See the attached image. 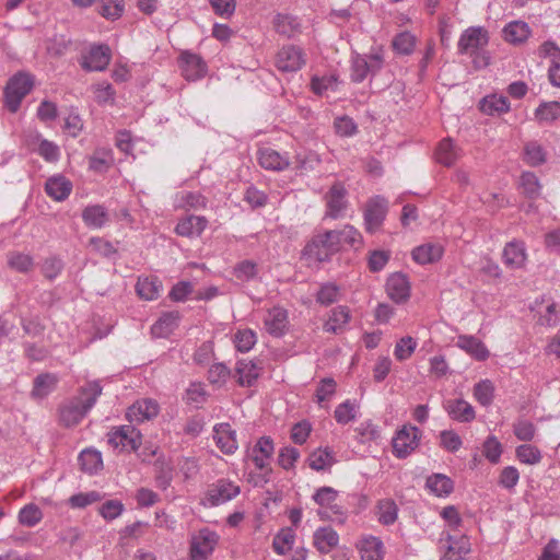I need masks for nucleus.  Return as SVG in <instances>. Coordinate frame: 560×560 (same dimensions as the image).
<instances>
[{
	"label": "nucleus",
	"instance_id": "f257e3e1",
	"mask_svg": "<svg viewBox=\"0 0 560 560\" xmlns=\"http://www.w3.org/2000/svg\"><path fill=\"white\" fill-rule=\"evenodd\" d=\"M103 388L97 381L82 386L78 396L60 407V422L68 428L77 425L93 408Z\"/></svg>",
	"mask_w": 560,
	"mask_h": 560
},
{
	"label": "nucleus",
	"instance_id": "f03ea898",
	"mask_svg": "<svg viewBox=\"0 0 560 560\" xmlns=\"http://www.w3.org/2000/svg\"><path fill=\"white\" fill-rule=\"evenodd\" d=\"M34 77L24 71H19L9 79L4 88V103L11 113H16L23 98L33 90Z\"/></svg>",
	"mask_w": 560,
	"mask_h": 560
},
{
	"label": "nucleus",
	"instance_id": "7ed1b4c3",
	"mask_svg": "<svg viewBox=\"0 0 560 560\" xmlns=\"http://www.w3.org/2000/svg\"><path fill=\"white\" fill-rule=\"evenodd\" d=\"M339 243L335 230L325 231L314 235L305 245L303 254L316 261H327L339 252Z\"/></svg>",
	"mask_w": 560,
	"mask_h": 560
},
{
	"label": "nucleus",
	"instance_id": "20e7f679",
	"mask_svg": "<svg viewBox=\"0 0 560 560\" xmlns=\"http://www.w3.org/2000/svg\"><path fill=\"white\" fill-rule=\"evenodd\" d=\"M306 65V54L295 45H284L275 57V67L282 73H293Z\"/></svg>",
	"mask_w": 560,
	"mask_h": 560
},
{
	"label": "nucleus",
	"instance_id": "39448f33",
	"mask_svg": "<svg viewBox=\"0 0 560 560\" xmlns=\"http://www.w3.org/2000/svg\"><path fill=\"white\" fill-rule=\"evenodd\" d=\"M489 43V33L482 26H470L466 28L458 40L457 48L462 55H478Z\"/></svg>",
	"mask_w": 560,
	"mask_h": 560
},
{
	"label": "nucleus",
	"instance_id": "423d86ee",
	"mask_svg": "<svg viewBox=\"0 0 560 560\" xmlns=\"http://www.w3.org/2000/svg\"><path fill=\"white\" fill-rule=\"evenodd\" d=\"M384 65V58L381 54L358 55L352 60L351 80L355 83L363 82L368 75L376 74Z\"/></svg>",
	"mask_w": 560,
	"mask_h": 560
},
{
	"label": "nucleus",
	"instance_id": "0eeeda50",
	"mask_svg": "<svg viewBox=\"0 0 560 560\" xmlns=\"http://www.w3.org/2000/svg\"><path fill=\"white\" fill-rule=\"evenodd\" d=\"M421 432L417 427L404 425L393 439V453L398 458H406L419 445Z\"/></svg>",
	"mask_w": 560,
	"mask_h": 560
},
{
	"label": "nucleus",
	"instance_id": "6e6552de",
	"mask_svg": "<svg viewBox=\"0 0 560 560\" xmlns=\"http://www.w3.org/2000/svg\"><path fill=\"white\" fill-rule=\"evenodd\" d=\"M348 191L341 182H335L329 190L325 194L324 200L326 202L325 215L331 219L342 217L343 211L347 209Z\"/></svg>",
	"mask_w": 560,
	"mask_h": 560
},
{
	"label": "nucleus",
	"instance_id": "1a4fd4ad",
	"mask_svg": "<svg viewBox=\"0 0 560 560\" xmlns=\"http://www.w3.org/2000/svg\"><path fill=\"white\" fill-rule=\"evenodd\" d=\"M108 444L115 450L137 451L141 444V434L132 425H121L108 433Z\"/></svg>",
	"mask_w": 560,
	"mask_h": 560
},
{
	"label": "nucleus",
	"instance_id": "9d476101",
	"mask_svg": "<svg viewBox=\"0 0 560 560\" xmlns=\"http://www.w3.org/2000/svg\"><path fill=\"white\" fill-rule=\"evenodd\" d=\"M112 59V51L108 45H93L82 57L81 67L88 71H103Z\"/></svg>",
	"mask_w": 560,
	"mask_h": 560
},
{
	"label": "nucleus",
	"instance_id": "9b49d317",
	"mask_svg": "<svg viewBox=\"0 0 560 560\" xmlns=\"http://www.w3.org/2000/svg\"><path fill=\"white\" fill-rule=\"evenodd\" d=\"M218 544V535L207 528L199 530L190 545L191 560H206Z\"/></svg>",
	"mask_w": 560,
	"mask_h": 560
},
{
	"label": "nucleus",
	"instance_id": "f8f14e48",
	"mask_svg": "<svg viewBox=\"0 0 560 560\" xmlns=\"http://www.w3.org/2000/svg\"><path fill=\"white\" fill-rule=\"evenodd\" d=\"M240 493V487L233 482L220 479L212 483L206 494V500L211 506L223 504Z\"/></svg>",
	"mask_w": 560,
	"mask_h": 560
},
{
	"label": "nucleus",
	"instance_id": "ddd939ff",
	"mask_svg": "<svg viewBox=\"0 0 560 560\" xmlns=\"http://www.w3.org/2000/svg\"><path fill=\"white\" fill-rule=\"evenodd\" d=\"M179 66L183 77L188 81H196L207 73V63L197 54L183 51L179 56Z\"/></svg>",
	"mask_w": 560,
	"mask_h": 560
},
{
	"label": "nucleus",
	"instance_id": "4468645a",
	"mask_svg": "<svg viewBox=\"0 0 560 560\" xmlns=\"http://www.w3.org/2000/svg\"><path fill=\"white\" fill-rule=\"evenodd\" d=\"M387 213V201L385 198L376 196L369 200L364 211V222L366 231L373 233L381 226Z\"/></svg>",
	"mask_w": 560,
	"mask_h": 560
},
{
	"label": "nucleus",
	"instance_id": "2eb2a0df",
	"mask_svg": "<svg viewBox=\"0 0 560 560\" xmlns=\"http://www.w3.org/2000/svg\"><path fill=\"white\" fill-rule=\"evenodd\" d=\"M388 298L397 304L405 303L410 298V283L406 275L395 272L386 281Z\"/></svg>",
	"mask_w": 560,
	"mask_h": 560
},
{
	"label": "nucleus",
	"instance_id": "dca6fc26",
	"mask_svg": "<svg viewBox=\"0 0 560 560\" xmlns=\"http://www.w3.org/2000/svg\"><path fill=\"white\" fill-rule=\"evenodd\" d=\"M159 412L160 406L155 399L143 398L131 405L126 416L131 422H143L144 420L155 418Z\"/></svg>",
	"mask_w": 560,
	"mask_h": 560
},
{
	"label": "nucleus",
	"instance_id": "f3484780",
	"mask_svg": "<svg viewBox=\"0 0 560 560\" xmlns=\"http://www.w3.org/2000/svg\"><path fill=\"white\" fill-rule=\"evenodd\" d=\"M257 155L259 165L268 171L281 172L290 165V161L287 155H283L271 148L259 149Z\"/></svg>",
	"mask_w": 560,
	"mask_h": 560
},
{
	"label": "nucleus",
	"instance_id": "a211bd4d",
	"mask_svg": "<svg viewBox=\"0 0 560 560\" xmlns=\"http://www.w3.org/2000/svg\"><path fill=\"white\" fill-rule=\"evenodd\" d=\"M503 262L511 269H520L526 262V248L522 241H512L504 246L502 254Z\"/></svg>",
	"mask_w": 560,
	"mask_h": 560
},
{
	"label": "nucleus",
	"instance_id": "6ab92c4d",
	"mask_svg": "<svg viewBox=\"0 0 560 560\" xmlns=\"http://www.w3.org/2000/svg\"><path fill=\"white\" fill-rule=\"evenodd\" d=\"M58 377L52 373H40L33 381L30 396L33 400H43L51 394L58 384Z\"/></svg>",
	"mask_w": 560,
	"mask_h": 560
},
{
	"label": "nucleus",
	"instance_id": "aec40b11",
	"mask_svg": "<svg viewBox=\"0 0 560 560\" xmlns=\"http://www.w3.org/2000/svg\"><path fill=\"white\" fill-rule=\"evenodd\" d=\"M447 415L458 422H471L475 417L474 407L464 399H450L444 404Z\"/></svg>",
	"mask_w": 560,
	"mask_h": 560
},
{
	"label": "nucleus",
	"instance_id": "412c9836",
	"mask_svg": "<svg viewBox=\"0 0 560 560\" xmlns=\"http://www.w3.org/2000/svg\"><path fill=\"white\" fill-rule=\"evenodd\" d=\"M214 440L217 446L225 454H234L237 450L236 433L229 423L214 425Z\"/></svg>",
	"mask_w": 560,
	"mask_h": 560
},
{
	"label": "nucleus",
	"instance_id": "4be33fe9",
	"mask_svg": "<svg viewBox=\"0 0 560 560\" xmlns=\"http://www.w3.org/2000/svg\"><path fill=\"white\" fill-rule=\"evenodd\" d=\"M275 451L273 441L270 436H261L253 447L250 458L256 468L262 470L268 466Z\"/></svg>",
	"mask_w": 560,
	"mask_h": 560
},
{
	"label": "nucleus",
	"instance_id": "5701e85b",
	"mask_svg": "<svg viewBox=\"0 0 560 560\" xmlns=\"http://www.w3.org/2000/svg\"><path fill=\"white\" fill-rule=\"evenodd\" d=\"M445 540L447 541V549L445 558L447 560H465L466 556L470 552V541L465 535L456 538L451 534H446Z\"/></svg>",
	"mask_w": 560,
	"mask_h": 560
},
{
	"label": "nucleus",
	"instance_id": "b1692460",
	"mask_svg": "<svg viewBox=\"0 0 560 560\" xmlns=\"http://www.w3.org/2000/svg\"><path fill=\"white\" fill-rule=\"evenodd\" d=\"M207 224L208 221L205 217L189 215L177 223L175 232L186 237L199 236L207 228Z\"/></svg>",
	"mask_w": 560,
	"mask_h": 560
},
{
	"label": "nucleus",
	"instance_id": "393cba45",
	"mask_svg": "<svg viewBox=\"0 0 560 560\" xmlns=\"http://www.w3.org/2000/svg\"><path fill=\"white\" fill-rule=\"evenodd\" d=\"M338 492L331 487H322L313 495L314 501L322 508L329 510L341 521L343 515L341 508L336 504Z\"/></svg>",
	"mask_w": 560,
	"mask_h": 560
},
{
	"label": "nucleus",
	"instance_id": "a878e982",
	"mask_svg": "<svg viewBox=\"0 0 560 560\" xmlns=\"http://www.w3.org/2000/svg\"><path fill=\"white\" fill-rule=\"evenodd\" d=\"M72 190V184L66 177L52 176L47 179L45 184L46 194L54 200L62 201L70 195Z\"/></svg>",
	"mask_w": 560,
	"mask_h": 560
},
{
	"label": "nucleus",
	"instance_id": "bb28decb",
	"mask_svg": "<svg viewBox=\"0 0 560 560\" xmlns=\"http://www.w3.org/2000/svg\"><path fill=\"white\" fill-rule=\"evenodd\" d=\"M179 318L178 312L164 313L152 326V335L156 338L168 337L177 328Z\"/></svg>",
	"mask_w": 560,
	"mask_h": 560
},
{
	"label": "nucleus",
	"instance_id": "cd10ccee",
	"mask_svg": "<svg viewBox=\"0 0 560 560\" xmlns=\"http://www.w3.org/2000/svg\"><path fill=\"white\" fill-rule=\"evenodd\" d=\"M235 377L241 386H253L259 377V368L253 361L238 360L235 366Z\"/></svg>",
	"mask_w": 560,
	"mask_h": 560
},
{
	"label": "nucleus",
	"instance_id": "c85d7f7f",
	"mask_svg": "<svg viewBox=\"0 0 560 560\" xmlns=\"http://www.w3.org/2000/svg\"><path fill=\"white\" fill-rule=\"evenodd\" d=\"M339 542V536L331 527H320L314 533V546L320 553H328Z\"/></svg>",
	"mask_w": 560,
	"mask_h": 560
},
{
	"label": "nucleus",
	"instance_id": "c756f323",
	"mask_svg": "<svg viewBox=\"0 0 560 560\" xmlns=\"http://www.w3.org/2000/svg\"><path fill=\"white\" fill-rule=\"evenodd\" d=\"M457 346L479 361L487 360L490 354L483 342L474 336H459Z\"/></svg>",
	"mask_w": 560,
	"mask_h": 560
},
{
	"label": "nucleus",
	"instance_id": "7c9ffc66",
	"mask_svg": "<svg viewBox=\"0 0 560 560\" xmlns=\"http://www.w3.org/2000/svg\"><path fill=\"white\" fill-rule=\"evenodd\" d=\"M161 288V281L156 277H139L136 283L137 294L145 301L158 299Z\"/></svg>",
	"mask_w": 560,
	"mask_h": 560
},
{
	"label": "nucleus",
	"instance_id": "2f4dec72",
	"mask_svg": "<svg viewBox=\"0 0 560 560\" xmlns=\"http://www.w3.org/2000/svg\"><path fill=\"white\" fill-rule=\"evenodd\" d=\"M287 311L281 307L271 308L266 318L265 326L267 331L276 337H279L283 334L287 326Z\"/></svg>",
	"mask_w": 560,
	"mask_h": 560
},
{
	"label": "nucleus",
	"instance_id": "473e14b6",
	"mask_svg": "<svg viewBox=\"0 0 560 560\" xmlns=\"http://www.w3.org/2000/svg\"><path fill=\"white\" fill-rule=\"evenodd\" d=\"M350 320L349 310L346 306H338L331 310L329 318L323 328L326 332L339 334Z\"/></svg>",
	"mask_w": 560,
	"mask_h": 560
},
{
	"label": "nucleus",
	"instance_id": "72a5a7b5",
	"mask_svg": "<svg viewBox=\"0 0 560 560\" xmlns=\"http://www.w3.org/2000/svg\"><path fill=\"white\" fill-rule=\"evenodd\" d=\"M82 220L89 228L101 229L108 222L109 215L103 206L94 205L82 211Z\"/></svg>",
	"mask_w": 560,
	"mask_h": 560
},
{
	"label": "nucleus",
	"instance_id": "f704fd0d",
	"mask_svg": "<svg viewBox=\"0 0 560 560\" xmlns=\"http://www.w3.org/2000/svg\"><path fill=\"white\" fill-rule=\"evenodd\" d=\"M480 110L487 115H500L510 110V102L503 95H488L480 102Z\"/></svg>",
	"mask_w": 560,
	"mask_h": 560
},
{
	"label": "nucleus",
	"instance_id": "c9c22d12",
	"mask_svg": "<svg viewBox=\"0 0 560 560\" xmlns=\"http://www.w3.org/2000/svg\"><path fill=\"white\" fill-rule=\"evenodd\" d=\"M443 255V248L436 244H424L412 250V258L421 265L438 261Z\"/></svg>",
	"mask_w": 560,
	"mask_h": 560
},
{
	"label": "nucleus",
	"instance_id": "e433bc0d",
	"mask_svg": "<svg viewBox=\"0 0 560 560\" xmlns=\"http://www.w3.org/2000/svg\"><path fill=\"white\" fill-rule=\"evenodd\" d=\"M359 549L362 560H383V542L377 537L363 538Z\"/></svg>",
	"mask_w": 560,
	"mask_h": 560
},
{
	"label": "nucleus",
	"instance_id": "4c0bfd02",
	"mask_svg": "<svg viewBox=\"0 0 560 560\" xmlns=\"http://www.w3.org/2000/svg\"><path fill=\"white\" fill-rule=\"evenodd\" d=\"M530 34L527 23L514 21L503 28L504 39L511 44H521L525 42Z\"/></svg>",
	"mask_w": 560,
	"mask_h": 560
},
{
	"label": "nucleus",
	"instance_id": "58836bf2",
	"mask_svg": "<svg viewBox=\"0 0 560 560\" xmlns=\"http://www.w3.org/2000/svg\"><path fill=\"white\" fill-rule=\"evenodd\" d=\"M539 124H551L560 118V102H544L535 110Z\"/></svg>",
	"mask_w": 560,
	"mask_h": 560
},
{
	"label": "nucleus",
	"instance_id": "ea45409f",
	"mask_svg": "<svg viewBox=\"0 0 560 560\" xmlns=\"http://www.w3.org/2000/svg\"><path fill=\"white\" fill-rule=\"evenodd\" d=\"M377 520L383 525H392L397 520L398 508L393 499H383L377 502Z\"/></svg>",
	"mask_w": 560,
	"mask_h": 560
},
{
	"label": "nucleus",
	"instance_id": "a19ab883",
	"mask_svg": "<svg viewBox=\"0 0 560 560\" xmlns=\"http://www.w3.org/2000/svg\"><path fill=\"white\" fill-rule=\"evenodd\" d=\"M276 31L287 37H294L301 33V24L298 18L292 15H278L275 20Z\"/></svg>",
	"mask_w": 560,
	"mask_h": 560
},
{
	"label": "nucleus",
	"instance_id": "79ce46f5",
	"mask_svg": "<svg viewBox=\"0 0 560 560\" xmlns=\"http://www.w3.org/2000/svg\"><path fill=\"white\" fill-rule=\"evenodd\" d=\"M63 268V260L56 255L46 257L40 264V272L48 281L56 280L61 275Z\"/></svg>",
	"mask_w": 560,
	"mask_h": 560
},
{
	"label": "nucleus",
	"instance_id": "37998d69",
	"mask_svg": "<svg viewBox=\"0 0 560 560\" xmlns=\"http://www.w3.org/2000/svg\"><path fill=\"white\" fill-rule=\"evenodd\" d=\"M79 463L83 471L94 474L103 465L102 455L94 450H84L79 455Z\"/></svg>",
	"mask_w": 560,
	"mask_h": 560
},
{
	"label": "nucleus",
	"instance_id": "c03bdc74",
	"mask_svg": "<svg viewBox=\"0 0 560 560\" xmlns=\"http://www.w3.org/2000/svg\"><path fill=\"white\" fill-rule=\"evenodd\" d=\"M472 394L481 406L488 407L494 398V385L490 380H482L475 384Z\"/></svg>",
	"mask_w": 560,
	"mask_h": 560
},
{
	"label": "nucleus",
	"instance_id": "a18cd8bd",
	"mask_svg": "<svg viewBox=\"0 0 560 560\" xmlns=\"http://www.w3.org/2000/svg\"><path fill=\"white\" fill-rule=\"evenodd\" d=\"M524 161L533 167L539 166L546 162V151L536 141H530L524 147Z\"/></svg>",
	"mask_w": 560,
	"mask_h": 560
},
{
	"label": "nucleus",
	"instance_id": "49530a36",
	"mask_svg": "<svg viewBox=\"0 0 560 560\" xmlns=\"http://www.w3.org/2000/svg\"><path fill=\"white\" fill-rule=\"evenodd\" d=\"M427 486L439 497L448 495L454 488L452 479L441 474L429 477Z\"/></svg>",
	"mask_w": 560,
	"mask_h": 560
},
{
	"label": "nucleus",
	"instance_id": "de8ad7c7",
	"mask_svg": "<svg viewBox=\"0 0 560 560\" xmlns=\"http://www.w3.org/2000/svg\"><path fill=\"white\" fill-rule=\"evenodd\" d=\"M334 463V453L329 448H318L308 457L310 467L317 471L330 467Z\"/></svg>",
	"mask_w": 560,
	"mask_h": 560
},
{
	"label": "nucleus",
	"instance_id": "09e8293b",
	"mask_svg": "<svg viewBox=\"0 0 560 560\" xmlns=\"http://www.w3.org/2000/svg\"><path fill=\"white\" fill-rule=\"evenodd\" d=\"M295 539V533L292 528H282L273 538L272 547L278 555H284L291 550Z\"/></svg>",
	"mask_w": 560,
	"mask_h": 560
},
{
	"label": "nucleus",
	"instance_id": "8fccbe9b",
	"mask_svg": "<svg viewBox=\"0 0 560 560\" xmlns=\"http://www.w3.org/2000/svg\"><path fill=\"white\" fill-rule=\"evenodd\" d=\"M435 155L439 163L445 166L453 165L457 159V153L453 141L450 138L443 139L439 143Z\"/></svg>",
	"mask_w": 560,
	"mask_h": 560
},
{
	"label": "nucleus",
	"instance_id": "3c124183",
	"mask_svg": "<svg viewBox=\"0 0 560 560\" xmlns=\"http://www.w3.org/2000/svg\"><path fill=\"white\" fill-rule=\"evenodd\" d=\"M8 265L19 272L26 273L33 269L34 259L28 254L13 252L8 256Z\"/></svg>",
	"mask_w": 560,
	"mask_h": 560
},
{
	"label": "nucleus",
	"instance_id": "603ef678",
	"mask_svg": "<svg viewBox=\"0 0 560 560\" xmlns=\"http://www.w3.org/2000/svg\"><path fill=\"white\" fill-rule=\"evenodd\" d=\"M113 155L110 150H96L90 158V168L97 173L106 172L113 164Z\"/></svg>",
	"mask_w": 560,
	"mask_h": 560
},
{
	"label": "nucleus",
	"instance_id": "864d4df0",
	"mask_svg": "<svg viewBox=\"0 0 560 560\" xmlns=\"http://www.w3.org/2000/svg\"><path fill=\"white\" fill-rule=\"evenodd\" d=\"M42 518H43V512L34 503L26 504L19 512L20 524L27 526V527H34L42 521Z\"/></svg>",
	"mask_w": 560,
	"mask_h": 560
},
{
	"label": "nucleus",
	"instance_id": "5fc2aeb1",
	"mask_svg": "<svg viewBox=\"0 0 560 560\" xmlns=\"http://www.w3.org/2000/svg\"><path fill=\"white\" fill-rule=\"evenodd\" d=\"M416 36L409 32L397 34L393 39V48L397 54L410 55L415 50Z\"/></svg>",
	"mask_w": 560,
	"mask_h": 560
},
{
	"label": "nucleus",
	"instance_id": "6e6d98bb",
	"mask_svg": "<svg viewBox=\"0 0 560 560\" xmlns=\"http://www.w3.org/2000/svg\"><path fill=\"white\" fill-rule=\"evenodd\" d=\"M521 187L524 195L529 199H536L540 195V183L532 172H524L521 175Z\"/></svg>",
	"mask_w": 560,
	"mask_h": 560
},
{
	"label": "nucleus",
	"instance_id": "4d7b16f0",
	"mask_svg": "<svg viewBox=\"0 0 560 560\" xmlns=\"http://www.w3.org/2000/svg\"><path fill=\"white\" fill-rule=\"evenodd\" d=\"M517 459L527 465H536L541 460V453L538 447L532 444H522L516 447Z\"/></svg>",
	"mask_w": 560,
	"mask_h": 560
},
{
	"label": "nucleus",
	"instance_id": "13d9d810",
	"mask_svg": "<svg viewBox=\"0 0 560 560\" xmlns=\"http://www.w3.org/2000/svg\"><path fill=\"white\" fill-rule=\"evenodd\" d=\"M257 264L249 259L237 262L233 268V275L241 281H250L257 276Z\"/></svg>",
	"mask_w": 560,
	"mask_h": 560
},
{
	"label": "nucleus",
	"instance_id": "bf43d9fd",
	"mask_svg": "<svg viewBox=\"0 0 560 560\" xmlns=\"http://www.w3.org/2000/svg\"><path fill=\"white\" fill-rule=\"evenodd\" d=\"M335 233L337 234L339 247H341L342 244H348L350 246L362 244V236L360 232L352 225H346L342 230H335Z\"/></svg>",
	"mask_w": 560,
	"mask_h": 560
},
{
	"label": "nucleus",
	"instance_id": "052dcab7",
	"mask_svg": "<svg viewBox=\"0 0 560 560\" xmlns=\"http://www.w3.org/2000/svg\"><path fill=\"white\" fill-rule=\"evenodd\" d=\"M482 453L485 457L492 464H497L500 460L503 448L502 444L494 435H490L483 443Z\"/></svg>",
	"mask_w": 560,
	"mask_h": 560
},
{
	"label": "nucleus",
	"instance_id": "680f3d73",
	"mask_svg": "<svg viewBox=\"0 0 560 560\" xmlns=\"http://www.w3.org/2000/svg\"><path fill=\"white\" fill-rule=\"evenodd\" d=\"M417 342L412 337L406 336L400 338L395 346V358L398 361H405L409 359L411 354L415 352Z\"/></svg>",
	"mask_w": 560,
	"mask_h": 560
},
{
	"label": "nucleus",
	"instance_id": "e2e57ef3",
	"mask_svg": "<svg viewBox=\"0 0 560 560\" xmlns=\"http://www.w3.org/2000/svg\"><path fill=\"white\" fill-rule=\"evenodd\" d=\"M300 458V452L293 446H284L279 451L278 464L283 469L289 470L294 467L296 460Z\"/></svg>",
	"mask_w": 560,
	"mask_h": 560
},
{
	"label": "nucleus",
	"instance_id": "0e129e2a",
	"mask_svg": "<svg viewBox=\"0 0 560 560\" xmlns=\"http://www.w3.org/2000/svg\"><path fill=\"white\" fill-rule=\"evenodd\" d=\"M234 342L240 352H247L255 346L256 335L250 329L240 330L235 334Z\"/></svg>",
	"mask_w": 560,
	"mask_h": 560
},
{
	"label": "nucleus",
	"instance_id": "69168bd1",
	"mask_svg": "<svg viewBox=\"0 0 560 560\" xmlns=\"http://www.w3.org/2000/svg\"><path fill=\"white\" fill-rule=\"evenodd\" d=\"M339 288L332 283L323 284L316 295V301L325 306L338 301Z\"/></svg>",
	"mask_w": 560,
	"mask_h": 560
},
{
	"label": "nucleus",
	"instance_id": "338daca9",
	"mask_svg": "<svg viewBox=\"0 0 560 560\" xmlns=\"http://www.w3.org/2000/svg\"><path fill=\"white\" fill-rule=\"evenodd\" d=\"M101 500H102V495L100 492L90 491V492H85V493L81 492L78 494H73L72 497H70L69 503L72 508L83 509V508H86L88 505H90L94 502L101 501Z\"/></svg>",
	"mask_w": 560,
	"mask_h": 560
},
{
	"label": "nucleus",
	"instance_id": "774afa93",
	"mask_svg": "<svg viewBox=\"0 0 560 560\" xmlns=\"http://www.w3.org/2000/svg\"><path fill=\"white\" fill-rule=\"evenodd\" d=\"M515 436L523 442H530L535 438L536 427L528 420H520L513 425Z\"/></svg>",
	"mask_w": 560,
	"mask_h": 560
}]
</instances>
